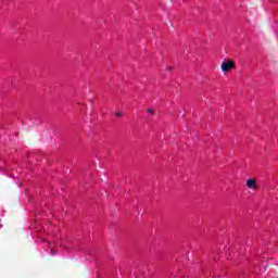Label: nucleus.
<instances>
[{
	"mask_svg": "<svg viewBox=\"0 0 278 278\" xmlns=\"http://www.w3.org/2000/svg\"><path fill=\"white\" fill-rule=\"evenodd\" d=\"M236 68V61L231 59H225L220 64L222 73H229V71H233Z\"/></svg>",
	"mask_w": 278,
	"mask_h": 278,
	"instance_id": "nucleus-1",
	"label": "nucleus"
},
{
	"mask_svg": "<svg viewBox=\"0 0 278 278\" xmlns=\"http://www.w3.org/2000/svg\"><path fill=\"white\" fill-rule=\"evenodd\" d=\"M245 186L248 190H252V192H257V190H260V185H257L256 178H248L245 181Z\"/></svg>",
	"mask_w": 278,
	"mask_h": 278,
	"instance_id": "nucleus-2",
	"label": "nucleus"
},
{
	"mask_svg": "<svg viewBox=\"0 0 278 278\" xmlns=\"http://www.w3.org/2000/svg\"><path fill=\"white\" fill-rule=\"evenodd\" d=\"M115 116H116L117 118H121V117L123 116V112L116 111V112H115Z\"/></svg>",
	"mask_w": 278,
	"mask_h": 278,
	"instance_id": "nucleus-3",
	"label": "nucleus"
},
{
	"mask_svg": "<svg viewBox=\"0 0 278 278\" xmlns=\"http://www.w3.org/2000/svg\"><path fill=\"white\" fill-rule=\"evenodd\" d=\"M148 114H151L153 116V114H155V111L153 109H147Z\"/></svg>",
	"mask_w": 278,
	"mask_h": 278,
	"instance_id": "nucleus-4",
	"label": "nucleus"
},
{
	"mask_svg": "<svg viewBox=\"0 0 278 278\" xmlns=\"http://www.w3.org/2000/svg\"><path fill=\"white\" fill-rule=\"evenodd\" d=\"M167 71H173V67H168Z\"/></svg>",
	"mask_w": 278,
	"mask_h": 278,
	"instance_id": "nucleus-5",
	"label": "nucleus"
}]
</instances>
